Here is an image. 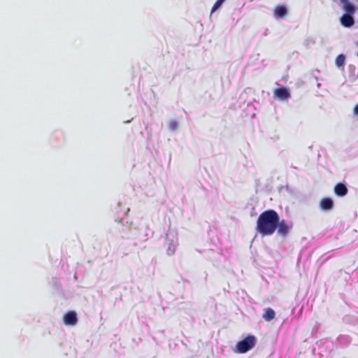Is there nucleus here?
<instances>
[{
  "mask_svg": "<svg viewBox=\"0 0 358 358\" xmlns=\"http://www.w3.org/2000/svg\"><path fill=\"white\" fill-rule=\"evenodd\" d=\"M279 215L274 210H266L259 215L256 222V231L262 236H271L276 231Z\"/></svg>",
  "mask_w": 358,
  "mask_h": 358,
  "instance_id": "nucleus-1",
  "label": "nucleus"
},
{
  "mask_svg": "<svg viewBox=\"0 0 358 358\" xmlns=\"http://www.w3.org/2000/svg\"><path fill=\"white\" fill-rule=\"evenodd\" d=\"M256 343V338L254 336L250 335L242 341L237 343L236 351L239 353H245L252 349Z\"/></svg>",
  "mask_w": 358,
  "mask_h": 358,
  "instance_id": "nucleus-2",
  "label": "nucleus"
},
{
  "mask_svg": "<svg viewBox=\"0 0 358 358\" xmlns=\"http://www.w3.org/2000/svg\"><path fill=\"white\" fill-rule=\"evenodd\" d=\"M275 97L280 101H287L290 97L289 90L285 87L275 89L273 91Z\"/></svg>",
  "mask_w": 358,
  "mask_h": 358,
  "instance_id": "nucleus-3",
  "label": "nucleus"
},
{
  "mask_svg": "<svg viewBox=\"0 0 358 358\" xmlns=\"http://www.w3.org/2000/svg\"><path fill=\"white\" fill-rule=\"evenodd\" d=\"M278 223L279 224L276 229L278 231V234L279 236L282 237H285L288 234L289 229L292 228V224H288L287 222L284 220H280L279 219Z\"/></svg>",
  "mask_w": 358,
  "mask_h": 358,
  "instance_id": "nucleus-4",
  "label": "nucleus"
},
{
  "mask_svg": "<svg viewBox=\"0 0 358 358\" xmlns=\"http://www.w3.org/2000/svg\"><path fill=\"white\" fill-rule=\"evenodd\" d=\"M63 322L65 325L73 326L78 322L77 315L75 311H69L63 316Z\"/></svg>",
  "mask_w": 358,
  "mask_h": 358,
  "instance_id": "nucleus-5",
  "label": "nucleus"
},
{
  "mask_svg": "<svg viewBox=\"0 0 358 358\" xmlns=\"http://www.w3.org/2000/svg\"><path fill=\"white\" fill-rule=\"evenodd\" d=\"M353 13H346L341 17V23L345 27H350L355 24V20L352 17Z\"/></svg>",
  "mask_w": 358,
  "mask_h": 358,
  "instance_id": "nucleus-6",
  "label": "nucleus"
},
{
  "mask_svg": "<svg viewBox=\"0 0 358 358\" xmlns=\"http://www.w3.org/2000/svg\"><path fill=\"white\" fill-rule=\"evenodd\" d=\"M334 193L338 196H344L348 193V188L343 183H338L334 187Z\"/></svg>",
  "mask_w": 358,
  "mask_h": 358,
  "instance_id": "nucleus-7",
  "label": "nucleus"
},
{
  "mask_svg": "<svg viewBox=\"0 0 358 358\" xmlns=\"http://www.w3.org/2000/svg\"><path fill=\"white\" fill-rule=\"evenodd\" d=\"M320 207L322 209L324 210H331L334 206V202L331 199L326 197L323 198L320 201Z\"/></svg>",
  "mask_w": 358,
  "mask_h": 358,
  "instance_id": "nucleus-8",
  "label": "nucleus"
},
{
  "mask_svg": "<svg viewBox=\"0 0 358 358\" xmlns=\"http://www.w3.org/2000/svg\"><path fill=\"white\" fill-rule=\"evenodd\" d=\"M287 14V10L285 6H277L274 9V15L276 18H282Z\"/></svg>",
  "mask_w": 358,
  "mask_h": 358,
  "instance_id": "nucleus-9",
  "label": "nucleus"
},
{
  "mask_svg": "<svg viewBox=\"0 0 358 358\" xmlns=\"http://www.w3.org/2000/svg\"><path fill=\"white\" fill-rule=\"evenodd\" d=\"M343 9L348 13H355V7L349 1V0H340Z\"/></svg>",
  "mask_w": 358,
  "mask_h": 358,
  "instance_id": "nucleus-10",
  "label": "nucleus"
},
{
  "mask_svg": "<svg viewBox=\"0 0 358 358\" xmlns=\"http://www.w3.org/2000/svg\"><path fill=\"white\" fill-rule=\"evenodd\" d=\"M275 317V311L271 308H267L265 310L264 314L262 315V317L264 320L266 322H270L273 320Z\"/></svg>",
  "mask_w": 358,
  "mask_h": 358,
  "instance_id": "nucleus-11",
  "label": "nucleus"
},
{
  "mask_svg": "<svg viewBox=\"0 0 358 358\" xmlns=\"http://www.w3.org/2000/svg\"><path fill=\"white\" fill-rule=\"evenodd\" d=\"M345 56L343 54H340L336 58V64L338 67H343L345 64Z\"/></svg>",
  "mask_w": 358,
  "mask_h": 358,
  "instance_id": "nucleus-12",
  "label": "nucleus"
},
{
  "mask_svg": "<svg viewBox=\"0 0 358 358\" xmlns=\"http://www.w3.org/2000/svg\"><path fill=\"white\" fill-rule=\"evenodd\" d=\"M225 0H217L211 8V13L217 10Z\"/></svg>",
  "mask_w": 358,
  "mask_h": 358,
  "instance_id": "nucleus-13",
  "label": "nucleus"
},
{
  "mask_svg": "<svg viewBox=\"0 0 358 358\" xmlns=\"http://www.w3.org/2000/svg\"><path fill=\"white\" fill-rule=\"evenodd\" d=\"M177 127H178V123L175 120L170 122V123L169 124V127L171 130L176 129Z\"/></svg>",
  "mask_w": 358,
  "mask_h": 358,
  "instance_id": "nucleus-14",
  "label": "nucleus"
},
{
  "mask_svg": "<svg viewBox=\"0 0 358 358\" xmlns=\"http://www.w3.org/2000/svg\"><path fill=\"white\" fill-rule=\"evenodd\" d=\"M353 113L355 115H358V103L355 106Z\"/></svg>",
  "mask_w": 358,
  "mask_h": 358,
  "instance_id": "nucleus-15",
  "label": "nucleus"
},
{
  "mask_svg": "<svg viewBox=\"0 0 358 358\" xmlns=\"http://www.w3.org/2000/svg\"><path fill=\"white\" fill-rule=\"evenodd\" d=\"M357 57H358V53H357Z\"/></svg>",
  "mask_w": 358,
  "mask_h": 358,
  "instance_id": "nucleus-16",
  "label": "nucleus"
}]
</instances>
